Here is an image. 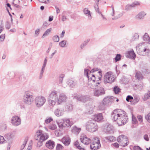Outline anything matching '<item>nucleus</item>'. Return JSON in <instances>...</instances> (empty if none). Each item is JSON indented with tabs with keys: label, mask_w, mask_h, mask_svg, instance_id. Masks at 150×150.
Listing matches in <instances>:
<instances>
[{
	"label": "nucleus",
	"mask_w": 150,
	"mask_h": 150,
	"mask_svg": "<svg viewBox=\"0 0 150 150\" xmlns=\"http://www.w3.org/2000/svg\"><path fill=\"white\" fill-rule=\"evenodd\" d=\"M98 68L92 69L89 73L88 79V85L89 87L93 89L95 87H99L100 84L98 81H100L102 77V71H100L97 72L96 76L92 73L98 71Z\"/></svg>",
	"instance_id": "obj_1"
},
{
	"label": "nucleus",
	"mask_w": 150,
	"mask_h": 150,
	"mask_svg": "<svg viewBox=\"0 0 150 150\" xmlns=\"http://www.w3.org/2000/svg\"><path fill=\"white\" fill-rule=\"evenodd\" d=\"M111 116L112 120L116 121L119 126L124 125L128 121L126 112L121 109H117L113 110Z\"/></svg>",
	"instance_id": "obj_2"
},
{
	"label": "nucleus",
	"mask_w": 150,
	"mask_h": 150,
	"mask_svg": "<svg viewBox=\"0 0 150 150\" xmlns=\"http://www.w3.org/2000/svg\"><path fill=\"white\" fill-rule=\"evenodd\" d=\"M86 130L90 132H94L98 129V125L95 121L93 120H88L86 125Z\"/></svg>",
	"instance_id": "obj_3"
},
{
	"label": "nucleus",
	"mask_w": 150,
	"mask_h": 150,
	"mask_svg": "<svg viewBox=\"0 0 150 150\" xmlns=\"http://www.w3.org/2000/svg\"><path fill=\"white\" fill-rule=\"evenodd\" d=\"M23 99V101L25 104L30 105L33 100V96L30 91H26L25 92Z\"/></svg>",
	"instance_id": "obj_4"
},
{
	"label": "nucleus",
	"mask_w": 150,
	"mask_h": 150,
	"mask_svg": "<svg viewBox=\"0 0 150 150\" xmlns=\"http://www.w3.org/2000/svg\"><path fill=\"white\" fill-rule=\"evenodd\" d=\"M117 140L120 145L123 146H127L129 143L127 137L124 135H121L117 138Z\"/></svg>",
	"instance_id": "obj_5"
},
{
	"label": "nucleus",
	"mask_w": 150,
	"mask_h": 150,
	"mask_svg": "<svg viewBox=\"0 0 150 150\" xmlns=\"http://www.w3.org/2000/svg\"><path fill=\"white\" fill-rule=\"evenodd\" d=\"M115 78L111 71L107 72L104 76V82L105 83H112L114 82Z\"/></svg>",
	"instance_id": "obj_6"
},
{
	"label": "nucleus",
	"mask_w": 150,
	"mask_h": 150,
	"mask_svg": "<svg viewBox=\"0 0 150 150\" xmlns=\"http://www.w3.org/2000/svg\"><path fill=\"white\" fill-rule=\"evenodd\" d=\"M46 99L45 98L42 96L37 97L35 99V103L37 107H40L45 103Z\"/></svg>",
	"instance_id": "obj_7"
},
{
	"label": "nucleus",
	"mask_w": 150,
	"mask_h": 150,
	"mask_svg": "<svg viewBox=\"0 0 150 150\" xmlns=\"http://www.w3.org/2000/svg\"><path fill=\"white\" fill-rule=\"evenodd\" d=\"M94 88V95L98 97L105 93L104 88L102 87H95Z\"/></svg>",
	"instance_id": "obj_8"
},
{
	"label": "nucleus",
	"mask_w": 150,
	"mask_h": 150,
	"mask_svg": "<svg viewBox=\"0 0 150 150\" xmlns=\"http://www.w3.org/2000/svg\"><path fill=\"white\" fill-rule=\"evenodd\" d=\"M74 98L76 99L79 101L83 103H85L88 101L89 99V97L87 96H83L82 95H77L74 96Z\"/></svg>",
	"instance_id": "obj_9"
},
{
	"label": "nucleus",
	"mask_w": 150,
	"mask_h": 150,
	"mask_svg": "<svg viewBox=\"0 0 150 150\" xmlns=\"http://www.w3.org/2000/svg\"><path fill=\"white\" fill-rule=\"evenodd\" d=\"M21 119L18 116H13L11 120V122L12 125L16 126H17L21 124Z\"/></svg>",
	"instance_id": "obj_10"
},
{
	"label": "nucleus",
	"mask_w": 150,
	"mask_h": 150,
	"mask_svg": "<svg viewBox=\"0 0 150 150\" xmlns=\"http://www.w3.org/2000/svg\"><path fill=\"white\" fill-rule=\"evenodd\" d=\"M59 93V91L53 90L49 94L48 98L49 99H52L57 100L58 99V94Z\"/></svg>",
	"instance_id": "obj_11"
},
{
	"label": "nucleus",
	"mask_w": 150,
	"mask_h": 150,
	"mask_svg": "<svg viewBox=\"0 0 150 150\" xmlns=\"http://www.w3.org/2000/svg\"><path fill=\"white\" fill-rule=\"evenodd\" d=\"M81 142L85 145H88L91 143V140L86 135H83L80 137Z\"/></svg>",
	"instance_id": "obj_12"
},
{
	"label": "nucleus",
	"mask_w": 150,
	"mask_h": 150,
	"mask_svg": "<svg viewBox=\"0 0 150 150\" xmlns=\"http://www.w3.org/2000/svg\"><path fill=\"white\" fill-rule=\"evenodd\" d=\"M67 99V97L65 94L63 93L60 94L57 100L58 104L60 105L62 103L66 102Z\"/></svg>",
	"instance_id": "obj_13"
},
{
	"label": "nucleus",
	"mask_w": 150,
	"mask_h": 150,
	"mask_svg": "<svg viewBox=\"0 0 150 150\" xmlns=\"http://www.w3.org/2000/svg\"><path fill=\"white\" fill-rule=\"evenodd\" d=\"M113 97L108 96L105 98L103 101V104L104 105H108L111 104L113 101Z\"/></svg>",
	"instance_id": "obj_14"
},
{
	"label": "nucleus",
	"mask_w": 150,
	"mask_h": 150,
	"mask_svg": "<svg viewBox=\"0 0 150 150\" xmlns=\"http://www.w3.org/2000/svg\"><path fill=\"white\" fill-rule=\"evenodd\" d=\"M42 131L41 130H38L36 133V135L35 136V138L38 139H43L44 137L48 138V136L46 135V134H42Z\"/></svg>",
	"instance_id": "obj_15"
},
{
	"label": "nucleus",
	"mask_w": 150,
	"mask_h": 150,
	"mask_svg": "<svg viewBox=\"0 0 150 150\" xmlns=\"http://www.w3.org/2000/svg\"><path fill=\"white\" fill-rule=\"evenodd\" d=\"M62 141L65 146H68L70 144L71 139L67 135L64 137L62 139Z\"/></svg>",
	"instance_id": "obj_16"
},
{
	"label": "nucleus",
	"mask_w": 150,
	"mask_h": 150,
	"mask_svg": "<svg viewBox=\"0 0 150 150\" xmlns=\"http://www.w3.org/2000/svg\"><path fill=\"white\" fill-rule=\"evenodd\" d=\"M126 56L128 58L134 59L136 57V54L134 51H129L126 54Z\"/></svg>",
	"instance_id": "obj_17"
},
{
	"label": "nucleus",
	"mask_w": 150,
	"mask_h": 150,
	"mask_svg": "<svg viewBox=\"0 0 150 150\" xmlns=\"http://www.w3.org/2000/svg\"><path fill=\"white\" fill-rule=\"evenodd\" d=\"M103 119V116L102 113H100L97 114L95 115H94V120L95 121L98 122H101Z\"/></svg>",
	"instance_id": "obj_18"
},
{
	"label": "nucleus",
	"mask_w": 150,
	"mask_h": 150,
	"mask_svg": "<svg viewBox=\"0 0 150 150\" xmlns=\"http://www.w3.org/2000/svg\"><path fill=\"white\" fill-rule=\"evenodd\" d=\"M54 145V142L51 140L47 142L46 144V147L50 149H53Z\"/></svg>",
	"instance_id": "obj_19"
},
{
	"label": "nucleus",
	"mask_w": 150,
	"mask_h": 150,
	"mask_svg": "<svg viewBox=\"0 0 150 150\" xmlns=\"http://www.w3.org/2000/svg\"><path fill=\"white\" fill-rule=\"evenodd\" d=\"M62 121L65 127H70L72 125V123L70 122L69 119H65Z\"/></svg>",
	"instance_id": "obj_20"
},
{
	"label": "nucleus",
	"mask_w": 150,
	"mask_h": 150,
	"mask_svg": "<svg viewBox=\"0 0 150 150\" xmlns=\"http://www.w3.org/2000/svg\"><path fill=\"white\" fill-rule=\"evenodd\" d=\"M101 147V144H100L98 143H92V144L90 145V147L92 150H96L99 149Z\"/></svg>",
	"instance_id": "obj_21"
},
{
	"label": "nucleus",
	"mask_w": 150,
	"mask_h": 150,
	"mask_svg": "<svg viewBox=\"0 0 150 150\" xmlns=\"http://www.w3.org/2000/svg\"><path fill=\"white\" fill-rule=\"evenodd\" d=\"M63 112L64 111L63 110L60 108H58L55 110L54 113L56 116L59 117L63 114Z\"/></svg>",
	"instance_id": "obj_22"
},
{
	"label": "nucleus",
	"mask_w": 150,
	"mask_h": 150,
	"mask_svg": "<svg viewBox=\"0 0 150 150\" xmlns=\"http://www.w3.org/2000/svg\"><path fill=\"white\" fill-rule=\"evenodd\" d=\"M113 126L111 125H108L105 129V131L108 134H110L113 132Z\"/></svg>",
	"instance_id": "obj_23"
},
{
	"label": "nucleus",
	"mask_w": 150,
	"mask_h": 150,
	"mask_svg": "<svg viewBox=\"0 0 150 150\" xmlns=\"http://www.w3.org/2000/svg\"><path fill=\"white\" fill-rule=\"evenodd\" d=\"M83 12L85 15L88 17L89 19H91L92 18L91 12L88 8H86L83 10Z\"/></svg>",
	"instance_id": "obj_24"
},
{
	"label": "nucleus",
	"mask_w": 150,
	"mask_h": 150,
	"mask_svg": "<svg viewBox=\"0 0 150 150\" xmlns=\"http://www.w3.org/2000/svg\"><path fill=\"white\" fill-rule=\"evenodd\" d=\"M81 129L80 128H78L76 126H74L72 127V132L76 135H78Z\"/></svg>",
	"instance_id": "obj_25"
},
{
	"label": "nucleus",
	"mask_w": 150,
	"mask_h": 150,
	"mask_svg": "<svg viewBox=\"0 0 150 150\" xmlns=\"http://www.w3.org/2000/svg\"><path fill=\"white\" fill-rule=\"evenodd\" d=\"M48 138H45L44 137V138L41 139H38V138H35V140L37 141V146L39 147H40L42 145V142H43L47 139Z\"/></svg>",
	"instance_id": "obj_26"
},
{
	"label": "nucleus",
	"mask_w": 150,
	"mask_h": 150,
	"mask_svg": "<svg viewBox=\"0 0 150 150\" xmlns=\"http://www.w3.org/2000/svg\"><path fill=\"white\" fill-rule=\"evenodd\" d=\"M47 100L48 104L51 108H53L56 103V100L52 99H49L48 98Z\"/></svg>",
	"instance_id": "obj_27"
},
{
	"label": "nucleus",
	"mask_w": 150,
	"mask_h": 150,
	"mask_svg": "<svg viewBox=\"0 0 150 150\" xmlns=\"http://www.w3.org/2000/svg\"><path fill=\"white\" fill-rule=\"evenodd\" d=\"M146 15V13L142 11L140 12L136 16V18L139 19H143Z\"/></svg>",
	"instance_id": "obj_28"
},
{
	"label": "nucleus",
	"mask_w": 150,
	"mask_h": 150,
	"mask_svg": "<svg viewBox=\"0 0 150 150\" xmlns=\"http://www.w3.org/2000/svg\"><path fill=\"white\" fill-rule=\"evenodd\" d=\"M67 83L71 87H74L76 84V81L72 80L69 79L67 82Z\"/></svg>",
	"instance_id": "obj_29"
},
{
	"label": "nucleus",
	"mask_w": 150,
	"mask_h": 150,
	"mask_svg": "<svg viewBox=\"0 0 150 150\" xmlns=\"http://www.w3.org/2000/svg\"><path fill=\"white\" fill-rule=\"evenodd\" d=\"M48 128L51 130H55L57 128V126L55 123H50L48 126Z\"/></svg>",
	"instance_id": "obj_30"
},
{
	"label": "nucleus",
	"mask_w": 150,
	"mask_h": 150,
	"mask_svg": "<svg viewBox=\"0 0 150 150\" xmlns=\"http://www.w3.org/2000/svg\"><path fill=\"white\" fill-rule=\"evenodd\" d=\"M14 136L11 133H8L6 134L5 137L6 139L8 140L12 139Z\"/></svg>",
	"instance_id": "obj_31"
},
{
	"label": "nucleus",
	"mask_w": 150,
	"mask_h": 150,
	"mask_svg": "<svg viewBox=\"0 0 150 150\" xmlns=\"http://www.w3.org/2000/svg\"><path fill=\"white\" fill-rule=\"evenodd\" d=\"M66 110L69 111L72 110L73 109V106L72 104L67 103L65 107Z\"/></svg>",
	"instance_id": "obj_32"
},
{
	"label": "nucleus",
	"mask_w": 150,
	"mask_h": 150,
	"mask_svg": "<svg viewBox=\"0 0 150 150\" xmlns=\"http://www.w3.org/2000/svg\"><path fill=\"white\" fill-rule=\"evenodd\" d=\"M135 77L138 80L141 79L143 78V76H142V74L139 71H137L136 73Z\"/></svg>",
	"instance_id": "obj_33"
},
{
	"label": "nucleus",
	"mask_w": 150,
	"mask_h": 150,
	"mask_svg": "<svg viewBox=\"0 0 150 150\" xmlns=\"http://www.w3.org/2000/svg\"><path fill=\"white\" fill-rule=\"evenodd\" d=\"M132 103V104L133 105H134L135 104L137 103L139 100V97L137 96H135L134 97L133 99Z\"/></svg>",
	"instance_id": "obj_34"
},
{
	"label": "nucleus",
	"mask_w": 150,
	"mask_h": 150,
	"mask_svg": "<svg viewBox=\"0 0 150 150\" xmlns=\"http://www.w3.org/2000/svg\"><path fill=\"white\" fill-rule=\"evenodd\" d=\"M51 28H50L47 29L45 32V33L43 34L42 38H43L46 36H47L51 32Z\"/></svg>",
	"instance_id": "obj_35"
},
{
	"label": "nucleus",
	"mask_w": 150,
	"mask_h": 150,
	"mask_svg": "<svg viewBox=\"0 0 150 150\" xmlns=\"http://www.w3.org/2000/svg\"><path fill=\"white\" fill-rule=\"evenodd\" d=\"M74 145L77 147V148L79 149L80 150H84V148L81 147V146L79 145V143L77 141H76L75 142Z\"/></svg>",
	"instance_id": "obj_36"
},
{
	"label": "nucleus",
	"mask_w": 150,
	"mask_h": 150,
	"mask_svg": "<svg viewBox=\"0 0 150 150\" xmlns=\"http://www.w3.org/2000/svg\"><path fill=\"white\" fill-rule=\"evenodd\" d=\"M113 91L115 94H118L120 91V89L117 86H115L114 88Z\"/></svg>",
	"instance_id": "obj_37"
},
{
	"label": "nucleus",
	"mask_w": 150,
	"mask_h": 150,
	"mask_svg": "<svg viewBox=\"0 0 150 150\" xmlns=\"http://www.w3.org/2000/svg\"><path fill=\"white\" fill-rule=\"evenodd\" d=\"M105 139L111 142H113L115 140V138L112 136L106 137Z\"/></svg>",
	"instance_id": "obj_38"
},
{
	"label": "nucleus",
	"mask_w": 150,
	"mask_h": 150,
	"mask_svg": "<svg viewBox=\"0 0 150 150\" xmlns=\"http://www.w3.org/2000/svg\"><path fill=\"white\" fill-rule=\"evenodd\" d=\"M67 42V41L66 40H63L60 42H59V44L60 47H65V45Z\"/></svg>",
	"instance_id": "obj_39"
},
{
	"label": "nucleus",
	"mask_w": 150,
	"mask_h": 150,
	"mask_svg": "<svg viewBox=\"0 0 150 150\" xmlns=\"http://www.w3.org/2000/svg\"><path fill=\"white\" fill-rule=\"evenodd\" d=\"M11 23H10V22L8 21H6L5 25L6 28L8 30L11 28Z\"/></svg>",
	"instance_id": "obj_40"
},
{
	"label": "nucleus",
	"mask_w": 150,
	"mask_h": 150,
	"mask_svg": "<svg viewBox=\"0 0 150 150\" xmlns=\"http://www.w3.org/2000/svg\"><path fill=\"white\" fill-rule=\"evenodd\" d=\"M121 55L120 54H117L115 57V59L116 62L120 60L121 57Z\"/></svg>",
	"instance_id": "obj_41"
},
{
	"label": "nucleus",
	"mask_w": 150,
	"mask_h": 150,
	"mask_svg": "<svg viewBox=\"0 0 150 150\" xmlns=\"http://www.w3.org/2000/svg\"><path fill=\"white\" fill-rule=\"evenodd\" d=\"M93 143H98V144H100V140L99 138L96 137L93 138Z\"/></svg>",
	"instance_id": "obj_42"
},
{
	"label": "nucleus",
	"mask_w": 150,
	"mask_h": 150,
	"mask_svg": "<svg viewBox=\"0 0 150 150\" xmlns=\"http://www.w3.org/2000/svg\"><path fill=\"white\" fill-rule=\"evenodd\" d=\"M149 37L148 34L145 33L143 37V40L144 41H147L148 39L149 38Z\"/></svg>",
	"instance_id": "obj_43"
},
{
	"label": "nucleus",
	"mask_w": 150,
	"mask_h": 150,
	"mask_svg": "<svg viewBox=\"0 0 150 150\" xmlns=\"http://www.w3.org/2000/svg\"><path fill=\"white\" fill-rule=\"evenodd\" d=\"M132 7H134L137 6H139L140 4L139 2L137 1H135L133 2L131 4Z\"/></svg>",
	"instance_id": "obj_44"
},
{
	"label": "nucleus",
	"mask_w": 150,
	"mask_h": 150,
	"mask_svg": "<svg viewBox=\"0 0 150 150\" xmlns=\"http://www.w3.org/2000/svg\"><path fill=\"white\" fill-rule=\"evenodd\" d=\"M53 121V119L51 117L47 118L45 120V122L46 124H48Z\"/></svg>",
	"instance_id": "obj_45"
},
{
	"label": "nucleus",
	"mask_w": 150,
	"mask_h": 150,
	"mask_svg": "<svg viewBox=\"0 0 150 150\" xmlns=\"http://www.w3.org/2000/svg\"><path fill=\"white\" fill-rule=\"evenodd\" d=\"M53 40L55 42H58L59 41V38L58 35L54 36L52 38Z\"/></svg>",
	"instance_id": "obj_46"
},
{
	"label": "nucleus",
	"mask_w": 150,
	"mask_h": 150,
	"mask_svg": "<svg viewBox=\"0 0 150 150\" xmlns=\"http://www.w3.org/2000/svg\"><path fill=\"white\" fill-rule=\"evenodd\" d=\"M57 124L59 127L60 128L63 129L64 127H65L64 126V125L62 120L61 121L58 122Z\"/></svg>",
	"instance_id": "obj_47"
},
{
	"label": "nucleus",
	"mask_w": 150,
	"mask_h": 150,
	"mask_svg": "<svg viewBox=\"0 0 150 150\" xmlns=\"http://www.w3.org/2000/svg\"><path fill=\"white\" fill-rule=\"evenodd\" d=\"M133 99V98L132 96L130 95H128L127 96L126 98V100L127 102H131V100Z\"/></svg>",
	"instance_id": "obj_48"
},
{
	"label": "nucleus",
	"mask_w": 150,
	"mask_h": 150,
	"mask_svg": "<svg viewBox=\"0 0 150 150\" xmlns=\"http://www.w3.org/2000/svg\"><path fill=\"white\" fill-rule=\"evenodd\" d=\"M63 149V147L60 144H57L56 148V150H62Z\"/></svg>",
	"instance_id": "obj_49"
},
{
	"label": "nucleus",
	"mask_w": 150,
	"mask_h": 150,
	"mask_svg": "<svg viewBox=\"0 0 150 150\" xmlns=\"http://www.w3.org/2000/svg\"><path fill=\"white\" fill-rule=\"evenodd\" d=\"M45 67H42V68L41 70V71L40 72V76H39V79H41L42 76L44 72V70L45 69Z\"/></svg>",
	"instance_id": "obj_50"
},
{
	"label": "nucleus",
	"mask_w": 150,
	"mask_h": 150,
	"mask_svg": "<svg viewBox=\"0 0 150 150\" xmlns=\"http://www.w3.org/2000/svg\"><path fill=\"white\" fill-rule=\"evenodd\" d=\"M64 77V74H62L59 76V84L62 83V82L63 81Z\"/></svg>",
	"instance_id": "obj_51"
},
{
	"label": "nucleus",
	"mask_w": 150,
	"mask_h": 150,
	"mask_svg": "<svg viewBox=\"0 0 150 150\" xmlns=\"http://www.w3.org/2000/svg\"><path fill=\"white\" fill-rule=\"evenodd\" d=\"M132 6L131 4L130 5H127L125 7V10L127 11H129L132 8Z\"/></svg>",
	"instance_id": "obj_52"
},
{
	"label": "nucleus",
	"mask_w": 150,
	"mask_h": 150,
	"mask_svg": "<svg viewBox=\"0 0 150 150\" xmlns=\"http://www.w3.org/2000/svg\"><path fill=\"white\" fill-rule=\"evenodd\" d=\"M66 12H64L62 14V20L63 21H65L67 19V18L65 16Z\"/></svg>",
	"instance_id": "obj_53"
},
{
	"label": "nucleus",
	"mask_w": 150,
	"mask_h": 150,
	"mask_svg": "<svg viewBox=\"0 0 150 150\" xmlns=\"http://www.w3.org/2000/svg\"><path fill=\"white\" fill-rule=\"evenodd\" d=\"M146 119L149 122H150V112L145 116Z\"/></svg>",
	"instance_id": "obj_54"
},
{
	"label": "nucleus",
	"mask_w": 150,
	"mask_h": 150,
	"mask_svg": "<svg viewBox=\"0 0 150 150\" xmlns=\"http://www.w3.org/2000/svg\"><path fill=\"white\" fill-rule=\"evenodd\" d=\"M144 96L146 99L149 98L150 97V91H149L147 93L145 94Z\"/></svg>",
	"instance_id": "obj_55"
},
{
	"label": "nucleus",
	"mask_w": 150,
	"mask_h": 150,
	"mask_svg": "<svg viewBox=\"0 0 150 150\" xmlns=\"http://www.w3.org/2000/svg\"><path fill=\"white\" fill-rule=\"evenodd\" d=\"M139 37V35L137 33H135L132 38V39L134 40H135L137 39H138Z\"/></svg>",
	"instance_id": "obj_56"
},
{
	"label": "nucleus",
	"mask_w": 150,
	"mask_h": 150,
	"mask_svg": "<svg viewBox=\"0 0 150 150\" xmlns=\"http://www.w3.org/2000/svg\"><path fill=\"white\" fill-rule=\"evenodd\" d=\"M55 134L57 137H59L61 135L62 133L61 132L58 130H56L55 132Z\"/></svg>",
	"instance_id": "obj_57"
},
{
	"label": "nucleus",
	"mask_w": 150,
	"mask_h": 150,
	"mask_svg": "<svg viewBox=\"0 0 150 150\" xmlns=\"http://www.w3.org/2000/svg\"><path fill=\"white\" fill-rule=\"evenodd\" d=\"M88 70L87 69H85L84 70V74L87 78H88L89 73H88Z\"/></svg>",
	"instance_id": "obj_58"
},
{
	"label": "nucleus",
	"mask_w": 150,
	"mask_h": 150,
	"mask_svg": "<svg viewBox=\"0 0 150 150\" xmlns=\"http://www.w3.org/2000/svg\"><path fill=\"white\" fill-rule=\"evenodd\" d=\"M94 8L96 11L99 13H101L99 11V8L98 5V3H97L94 6Z\"/></svg>",
	"instance_id": "obj_59"
},
{
	"label": "nucleus",
	"mask_w": 150,
	"mask_h": 150,
	"mask_svg": "<svg viewBox=\"0 0 150 150\" xmlns=\"http://www.w3.org/2000/svg\"><path fill=\"white\" fill-rule=\"evenodd\" d=\"M27 140L26 139H25L24 140V143L22 145V146H21V150H22L25 147V145L27 143Z\"/></svg>",
	"instance_id": "obj_60"
},
{
	"label": "nucleus",
	"mask_w": 150,
	"mask_h": 150,
	"mask_svg": "<svg viewBox=\"0 0 150 150\" xmlns=\"http://www.w3.org/2000/svg\"><path fill=\"white\" fill-rule=\"evenodd\" d=\"M39 1L41 3L47 4L50 2L49 0H39Z\"/></svg>",
	"instance_id": "obj_61"
},
{
	"label": "nucleus",
	"mask_w": 150,
	"mask_h": 150,
	"mask_svg": "<svg viewBox=\"0 0 150 150\" xmlns=\"http://www.w3.org/2000/svg\"><path fill=\"white\" fill-rule=\"evenodd\" d=\"M5 140L4 137L2 136H0V144L3 143Z\"/></svg>",
	"instance_id": "obj_62"
},
{
	"label": "nucleus",
	"mask_w": 150,
	"mask_h": 150,
	"mask_svg": "<svg viewBox=\"0 0 150 150\" xmlns=\"http://www.w3.org/2000/svg\"><path fill=\"white\" fill-rule=\"evenodd\" d=\"M89 40H86L84 42V43H83V45H81V48H83L84 46L86 45V44H87V43L89 42Z\"/></svg>",
	"instance_id": "obj_63"
},
{
	"label": "nucleus",
	"mask_w": 150,
	"mask_h": 150,
	"mask_svg": "<svg viewBox=\"0 0 150 150\" xmlns=\"http://www.w3.org/2000/svg\"><path fill=\"white\" fill-rule=\"evenodd\" d=\"M133 149L134 150H143L138 146H134Z\"/></svg>",
	"instance_id": "obj_64"
}]
</instances>
